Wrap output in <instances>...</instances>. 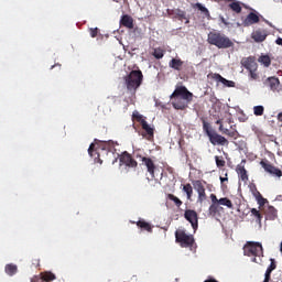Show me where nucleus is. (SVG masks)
Listing matches in <instances>:
<instances>
[{
  "mask_svg": "<svg viewBox=\"0 0 282 282\" xmlns=\"http://www.w3.org/2000/svg\"><path fill=\"white\" fill-rule=\"evenodd\" d=\"M164 50L162 47L154 48L152 56L156 58V61H160V58H164Z\"/></svg>",
  "mask_w": 282,
  "mask_h": 282,
  "instance_id": "nucleus-31",
  "label": "nucleus"
},
{
  "mask_svg": "<svg viewBox=\"0 0 282 282\" xmlns=\"http://www.w3.org/2000/svg\"><path fill=\"white\" fill-rule=\"evenodd\" d=\"M89 32H90L91 39H96V36H98V28L90 29Z\"/></svg>",
  "mask_w": 282,
  "mask_h": 282,
  "instance_id": "nucleus-42",
  "label": "nucleus"
},
{
  "mask_svg": "<svg viewBox=\"0 0 282 282\" xmlns=\"http://www.w3.org/2000/svg\"><path fill=\"white\" fill-rule=\"evenodd\" d=\"M131 224H135L138 228H141V230H147V232H153V227L151 224L147 223L144 219H141L139 221H131Z\"/></svg>",
  "mask_w": 282,
  "mask_h": 282,
  "instance_id": "nucleus-23",
  "label": "nucleus"
},
{
  "mask_svg": "<svg viewBox=\"0 0 282 282\" xmlns=\"http://www.w3.org/2000/svg\"><path fill=\"white\" fill-rule=\"evenodd\" d=\"M258 61L263 65V67H270V65H272V59L269 55H261Z\"/></svg>",
  "mask_w": 282,
  "mask_h": 282,
  "instance_id": "nucleus-29",
  "label": "nucleus"
},
{
  "mask_svg": "<svg viewBox=\"0 0 282 282\" xmlns=\"http://www.w3.org/2000/svg\"><path fill=\"white\" fill-rule=\"evenodd\" d=\"M225 182H228V174H226V177L220 176V183L224 184Z\"/></svg>",
  "mask_w": 282,
  "mask_h": 282,
  "instance_id": "nucleus-46",
  "label": "nucleus"
},
{
  "mask_svg": "<svg viewBox=\"0 0 282 282\" xmlns=\"http://www.w3.org/2000/svg\"><path fill=\"white\" fill-rule=\"evenodd\" d=\"M245 257H253L252 262L258 263L257 257H263V246L261 242L248 241L243 247Z\"/></svg>",
  "mask_w": 282,
  "mask_h": 282,
  "instance_id": "nucleus-7",
  "label": "nucleus"
},
{
  "mask_svg": "<svg viewBox=\"0 0 282 282\" xmlns=\"http://www.w3.org/2000/svg\"><path fill=\"white\" fill-rule=\"evenodd\" d=\"M144 79V75H142V70H132L128 76L124 77V83L128 91L130 94H135L142 85V80Z\"/></svg>",
  "mask_w": 282,
  "mask_h": 282,
  "instance_id": "nucleus-5",
  "label": "nucleus"
},
{
  "mask_svg": "<svg viewBox=\"0 0 282 282\" xmlns=\"http://www.w3.org/2000/svg\"><path fill=\"white\" fill-rule=\"evenodd\" d=\"M116 151V142L112 140L109 141H100L98 149H96V144L91 143L88 149V154L90 158L97 155L98 160H100L101 153H113Z\"/></svg>",
  "mask_w": 282,
  "mask_h": 282,
  "instance_id": "nucleus-6",
  "label": "nucleus"
},
{
  "mask_svg": "<svg viewBox=\"0 0 282 282\" xmlns=\"http://www.w3.org/2000/svg\"><path fill=\"white\" fill-rule=\"evenodd\" d=\"M119 161L121 164H124L126 166H129L130 169H137L138 167V161L134 160V158L129 152H123L119 156Z\"/></svg>",
  "mask_w": 282,
  "mask_h": 282,
  "instance_id": "nucleus-11",
  "label": "nucleus"
},
{
  "mask_svg": "<svg viewBox=\"0 0 282 282\" xmlns=\"http://www.w3.org/2000/svg\"><path fill=\"white\" fill-rule=\"evenodd\" d=\"M240 122H246V120H243V119H240Z\"/></svg>",
  "mask_w": 282,
  "mask_h": 282,
  "instance_id": "nucleus-53",
  "label": "nucleus"
},
{
  "mask_svg": "<svg viewBox=\"0 0 282 282\" xmlns=\"http://www.w3.org/2000/svg\"><path fill=\"white\" fill-rule=\"evenodd\" d=\"M207 43L209 45H215L218 50L235 47L232 40L219 31H210L207 35Z\"/></svg>",
  "mask_w": 282,
  "mask_h": 282,
  "instance_id": "nucleus-3",
  "label": "nucleus"
},
{
  "mask_svg": "<svg viewBox=\"0 0 282 282\" xmlns=\"http://www.w3.org/2000/svg\"><path fill=\"white\" fill-rule=\"evenodd\" d=\"M141 162L147 166L148 173H150L151 177H155V163L153 160L151 158L143 156Z\"/></svg>",
  "mask_w": 282,
  "mask_h": 282,
  "instance_id": "nucleus-16",
  "label": "nucleus"
},
{
  "mask_svg": "<svg viewBox=\"0 0 282 282\" xmlns=\"http://www.w3.org/2000/svg\"><path fill=\"white\" fill-rule=\"evenodd\" d=\"M203 131H205L210 144L214 147H217V144L219 147H228V139L219 133H216L210 123H208L206 120H203Z\"/></svg>",
  "mask_w": 282,
  "mask_h": 282,
  "instance_id": "nucleus-4",
  "label": "nucleus"
},
{
  "mask_svg": "<svg viewBox=\"0 0 282 282\" xmlns=\"http://www.w3.org/2000/svg\"><path fill=\"white\" fill-rule=\"evenodd\" d=\"M175 17H176V19H178V21H184L185 20V23H191V20H188L186 18V11H182V10L177 9L175 11Z\"/></svg>",
  "mask_w": 282,
  "mask_h": 282,
  "instance_id": "nucleus-30",
  "label": "nucleus"
},
{
  "mask_svg": "<svg viewBox=\"0 0 282 282\" xmlns=\"http://www.w3.org/2000/svg\"><path fill=\"white\" fill-rule=\"evenodd\" d=\"M275 43H276V45H281V47H282V37H278L275 40Z\"/></svg>",
  "mask_w": 282,
  "mask_h": 282,
  "instance_id": "nucleus-47",
  "label": "nucleus"
},
{
  "mask_svg": "<svg viewBox=\"0 0 282 282\" xmlns=\"http://www.w3.org/2000/svg\"><path fill=\"white\" fill-rule=\"evenodd\" d=\"M54 67H56V65H53V66L51 67V69H54Z\"/></svg>",
  "mask_w": 282,
  "mask_h": 282,
  "instance_id": "nucleus-52",
  "label": "nucleus"
},
{
  "mask_svg": "<svg viewBox=\"0 0 282 282\" xmlns=\"http://www.w3.org/2000/svg\"><path fill=\"white\" fill-rule=\"evenodd\" d=\"M184 217L186 221H189L193 230H197V228H199V216L197 215V212L193 209H186Z\"/></svg>",
  "mask_w": 282,
  "mask_h": 282,
  "instance_id": "nucleus-10",
  "label": "nucleus"
},
{
  "mask_svg": "<svg viewBox=\"0 0 282 282\" xmlns=\"http://www.w3.org/2000/svg\"><path fill=\"white\" fill-rule=\"evenodd\" d=\"M216 124H219V127H221V124H224V123H221V119H218V120L216 121Z\"/></svg>",
  "mask_w": 282,
  "mask_h": 282,
  "instance_id": "nucleus-48",
  "label": "nucleus"
},
{
  "mask_svg": "<svg viewBox=\"0 0 282 282\" xmlns=\"http://www.w3.org/2000/svg\"><path fill=\"white\" fill-rule=\"evenodd\" d=\"M280 252H282V242H281V247H280Z\"/></svg>",
  "mask_w": 282,
  "mask_h": 282,
  "instance_id": "nucleus-51",
  "label": "nucleus"
},
{
  "mask_svg": "<svg viewBox=\"0 0 282 282\" xmlns=\"http://www.w3.org/2000/svg\"><path fill=\"white\" fill-rule=\"evenodd\" d=\"M240 63L242 67H245V69L249 70V76L251 80L259 79V74L257 73V69H259V64H257V59L254 58V56L243 57Z\"/></svg>",
  "mask_w": 282,
  "mask_h": 282,
  "instance_id": "nucleus-8",
  "label": "nucleus"
},
{
  "mask_svg": "<svg viewBox=\"0 0 282 282\" xmlns=\"http://www.w3.org/2000/svg\"><path fill=\"white\" fill-rule=\"evenodd\" d=\"M219 131L220 133H224L225 135H229L230 130H228L227 128H224V124L219 126Z\"/></svg>",
  "mask_w": 282,
  "mask_h": 282,
  "instance_id": "nucleus-41",
  "label": "nucleus"
},
{
  "mask_svg": "<svg viewBox=\"0 0 282 282\" xmlns=\"http://www.w3.org/2000/svg\"><path fill=\"white\" fill-rule=\"evenodd\" d=\"M246 161H241L240 164L236 166V173L240 176L242 182H248V171L246 170V165H243Z\"/></svg>",
  "mask_w": 282,
  "mask_h": 282,
  "instance_id": "nucleus-18",
  "label": "nucleus"
},
{
  "mask_svg": "<svg viewBox=\"0 0 282 282\" xmlns=\"http://www.w3.org/2000/svg\"><path fill=\"white\" fill-rule=\"evenodd\" d=\"M220 21L221 23H224V25H226L228 28V25H230V22H227L224 17H220Z\"/></svg>",
  "mask_w": 282,
  "mask_h": 282,
  "instance_id": "nucleus-45",
  "label": "nucleus"
},
{
  "mask_svg": "<svg viewBox=\"0 0 282 282\" xmlns=\"http://www.w3.org/2000/svg\"><path fill=\"white\" fill-rule=\"evenodd\" d=\"M256 199L259 206H265V203L268 202V199L263 198V195L258 196Z\"/></svg>",
  "mask_w": 282,
  "mask_h": 282,
  "instance_id": "nucleus-39",
  "label": "nucleus"
},
{
  "mask_svg": "<svg viewBox=\"0 0 282 282\" xmlns=\"http://www.w3.org/2000/svg\"><path fill=\"white\" fill-rule=\"evenodd\" d=\"M18 267L15 264H7L4 268V272L6 274H8L9 276H14V274H17L18 272Z\"/></svg>",
  "mask_w": 282,
  "mask_h": 282,
  "instance_id": "nucleus-27",
  "label": "nucleus"
},
{
  "mask_svg": "<svg viewBox=\"0 0 282 282\" xmlns=\"http://www.w3.org/2000/svg\"><path fill=\"white\" fill-rule=\"evenodd\" d=\"M167 199H170L171 202H174V204L177 208H180L183 204L182 200L173 194H167Z\"/></svg>",
  "mask_w": 282,
  "mask_h": 282,
  "instance_id": "nucleus-33",
  "label": "nucleus"
},
{
  "mask_svg": "<svg viewBox=\"0 0 282 282\" xmlns=\"http://www.w3.org/2000/svg\"><path fill=\"white\" fill-rule=\"evenodd\" d=\"M193 186L198 194L197 202H199V204L206 202V187H204V184L202 183V181H195L193 183Z\"/></svg>",
  "mask_w": 282,
  "mask_h": 282,
  "instance_id": "nucleus-13",
  "label": "nucleus"
},
{
  "mask_svg": "<svg viewBox=\"0 0 282 282\" xmlns=\"http://www.w3.org/2000/svg\"><path fill=\"white\" fill-rule=\"evenodd\" d=\"M183 192L186 193L187 199H192L193 197V185L191 183H187L183 186Z\"/></svg>",
  "mask_w": 282,
  "mask_h": 282,
  "instance_id": "nucleus-32",
  "label": "nucleus"
},
{
  "mask_svg": "<svg viewBox=\"0 0 282 282\" xmlns=\"http://www.w3.org/2000/svg\"><path fill=\"white\" fill-rule=\"evenodd\" d=\"M260 164L267 173H270V175H275V177H282L281 169H279V167L272 165L270 162H265V161H261Z\"/></svg>",
  "mask_w": 282,
  "mask_h": 282,
  "instance_id": "nucleus-12",
  "label": "nucleus"
},
{
  "mask_svg": "<svg viewBox=\"0 0 282 282\" xmlns=\"http://www.w3.org/2000/svg\"><path fill=\"white\" fill-rule=\"evenodd\" d=\"M271 274H272V271L270 269H267L264 279H270Z\"/></svg>",
  "mask_w": 282,
  "mask_h": 282,
  "instance_id": "nucleus-43",
  "label": "nucleus"
},
{
  "mask_svg": "<svg viewBox=\"0 0 282 282\" xmlns=\"http://www.w3.org/2000/svg\"><path fill=\"white\" fill-rule=\"evenodd\" d=\"M175 239L176 243H180L181 248H193V243H195L193 235H188L184 230L176 231Z\"/></svg>",
  "mask_w": 282,
  "mask_h": 282,
  "instance_id": "nucleus-9",
  "label": "nucleus"
},
{
  "mask_svg": "<svg viewBox=\"0 0 282 282\" xmlns=\"http://www.w3.org/2000/svg\"><path fill=\"white\" fill-rule=\"evenodd\" d=\"M132 120H137V122H140V124H142V122H145L147 119H144V117L142 115H140V112L134 111L132 113Z\"/></svg>",
  "mask_w": 282,
  "mask_h": 282,
  "instance_id": "nucleus-35",
  "label": "nucleus"
},
{
  "mask_svg": "<svg viewBox=\"0 0 282 282\" xmlns=\"http://www.w3.org/2000/svg\"><path fill=\"white\" fill-rule=\"evenodd\" d=\"M251 39L256 43H263L265 39H268V30L264 29H258L251 33Z\"/></svg>",
  "mask_w": 282,
  "mask_h": 282,
  "instance_id": "nucleus-15",
  "label": "nucleus"
},
{
  "mask_svg": "<svg viewBox=\"0 0 282 282\" xmlns=\"http://www.w3.org/2000/svg\"><path fill=\"white\" fill-rule=\"evenodd\" d=\"M251 214L253 215V217H256L257 221L261 224V220L263 219L261 212H259L257 208H251Z\"/></svg>",
  "mask_w": 282,
  "mask_h": 282,
  "instance_id": "nucleus-36",
  "label": "nucleus"
},
{
  "mask_svg": "<svg viewBox=\"0 0 282 282\" xmlns=\"http://www.w3.org/2000/svg\"><path fill=\"white\" fill-rule=\"evenodd\" d=\"M265 217L270 221H274V219H276V217H278L276 208H274V206H269L265 212Z\"/></svg>",
  "mask_w": 282,
  "mask_h": 282,
  "instance_id": "nucleus-24",
  "label": "nucleus"
},
{
  "mask_svg": "<svg viewBox=\"0 0 282 282\" xmlns=\"http://www.w3.org/2000/svg\"><path fill=\"white\" fill-rule=\"evenodd\" d=\"M240 122H246V120H243V119H240Z\"/></svg>",
  "mask_w": 282,
  "mask_h": 282,
  "instance_id": "nucleus-54",
  "label": "nucleus"
},
{
  "mask_svg": "<svg viewBox=\"0 0 282 282\" xmlns=\"http://www.w3.org/2000/svg\"><path fill=\"white\" fill-rule=\"evenodd\" d=\"M169 67L175 72H182V67H184V61H182L180 57H174L169 62Z\"/></svg>",
  "mask_w": 282,
  "mask_h": 282,
  "instance_id": "nucleus-20",
  "label": "nucleus"
},
{
  "mask_svg": "<svg viewBox=\"0 0 282 282\" xmlns=\"http://www.w3.org/2000/svg\"><path fill=\"white\" fill-rule=\"evenodd\" d=\"M120 25L128 30H133V18L129 14H123L120 20Z\"/></svg>",
  "mask_w": 282,
  "mask_h": 282,
  "instance_id": "nucleus-22",
  "label": "nucleus"
},
{
  "mask_svg": "<svg viewBox=\"0 0 282 282\" xmlns=\"http://www.w3.org/2000/svg\"><path fill=\"white\" fill-rule=\"evenodd\" d=\"M216 166L218 169H224L226 166V160H224V156H215Z\"/></svg>",
  "mask_w": 282,
  "mask_h": 282,
  "instance_id": "nucleus-34",
  "label": "nucleus"
},
{
  "mask_svg": "<svg viewBox=\"0 0 282 282\" xmlns=\"http://www.w3.org/2000/svg\"><path fill=\"white\" fill-rule=\"evenodd\" d=\"M210 77L213 80H216V83H221L225 85V87H235V82L224 78L221 75H219V73H214L210 75Z\"/></svg>",
  "mask_w": 282,
  "mask_h": 282,
  "instance_id": "nucleus-17",
  "label": "nucleus"
},
{
  "mask_svg": "<svg viewBox=\"0 0 282 282\" xmlns=\"http://www.w3.org/2000/svg\"><path fill=\"white\" fill-rule=\"evenodd\" d=\"M228 137H229V138H237V130H235V131H229Z\"/></svg>",
  "mask_w": 282,
  "mask_h": 282,
  "instance_id": "nucleus-44",
  "label": "nucleus"
},
{
  "mask_svg": "<svg viewBox=\"0 0 282 282\" xmlns=\"http://www.w3.org/2000/svg\"><path fill=\"white\" fill-rule=\"evenodd\" d=\"M264 111H265V108L263 106H254L253 107L254 116H263Z\"/></svg>",
  "mask_w": 282,
  "mask_h": 282,
  "instance_id": "nucleus-37",
  "label": "nucleus"
},
{
  "mask_svg": "<svg viewBox=\"0 0 282 282\" xmlns=\"http://www.w3.org/2000/svg\"><path fill=\"white\" fill-rule=\"evenodd\" d=\"M229 10H232L236 14H241V2L239 1H232L228 4Z\"/></svg>",
  "mask_w": 282,
  "mask_h": 282,
  "instance_id": "nucleus-26",
  "label": "nucleus"
},
{
  "mask_svg": "<svg viewBox=\"0 0 282 282\" xmlns=\"http://www.w3.org/2000/svg\"><path fill=\"white\" fill-rule=\"evenodd\" d=\"M254 23H259V15L254 12H250L242 22L245 28H250V25H254Z\"/></svg>",
  "mask_w": 282,
  "mask_h": 282,
  "instance_id": "nucleus-19",
  "label": "nucleus"
},
{
  "mask_svg": "<svg viewBox=\"0 0 282 282\" xmlns=\"http://www.w3.org/2000/svg\"><path fill=\"white\" fill-rule=\"evenodd\" d=\"M41 279L45 282L56 281V274H54L52 271H44L41 273Z\"/></svg>",
  "mask_w": 282,
  "mask_h": 282,
  "instance_id": "nucleus-25",
  "label": "nucleus"
},
{
  "mask_svg": "<svg viewBox=\"0 0 282 282\" xmlns=\"http://www.w3.org/2000/svg\"><path fill=\"white\" fill-rule=\"evenodd\" d=\"M116 162H118V159H115V160L112 161V164H116Z\"/></svg>",
  "mask_w": 282,
  "mask_h": 282,
  "instance_id": "nucleus-50",
  "label": "nucleus"
},
{
  "mask_svg": "<svg viewBox=\"0 0 282 282\" xmlns=\"http://www.w3.org/2000/svg\"><path fill=\"white\" fill-rule=\"evenodd\" d=\"M141 128L143 129V131H145L142 133L145 140H149V141L153 140L155 135V128L151 127L147 121H142Z\"/></svg>",
  "mask_w": 282,
  "mask_h": 282,
  "instance_id": "nucleus-14",
  "label": "nucleus"
},
{
  "mask_svg": "<svg viewBox=\"0 0 282 282\" xmlns=\"http://www.w3.org/2000/svg\"><path fill=\"white\" fill-rule=\"evenodd\" d=\"M271 264L268 267V270H271V272H273V270H276V262L274 261V259H270Z\"/></svg>",
  "mask_w": 282,
  "mask_h": 282,
  "instance_id": "nucleus-40",
  "label": "nucleus"
},
{
  "mask_svg": "<svg viewBox=\"0 0 282 282\" xmlns=\"http://www.w3.org/2000/svg\"><path fill=\"white\" fill-rule=\"evenodd\" d=\"M263 282H270V278H264Z\"/></svg>",
  "mask_w": 282,
  "mask_h": 282,
  "instance_id": "nucleus-49",
  "label": "nucleus"
},
{
  "mask_svg": "<svg viewBox=\"0 0 282 282\" xmlns=\"http://www.w3.org/2000/svg\"><path fill=\"white\" fill-rule=\"evenodd\" d=\"M100 164H102V161L99 159Z\"/></svg>",
  "mask_w": 282,
  "mask_h": 282,
  "instance_id": "nucleus-55",
  "label": "nucleus"
},
{
  "mask_svg": "<svg viewBox=\"0 0 282 282\" xmlns=\"http://www.w3.org/2000/svg\"><path fill=\"white\" fill-rule=\"evenodd\" d=\"M264 85L271 89V91H276L281 82L276 77H268Z\"/></svg>",
  "mask_w": 282,
  "mask_h": 282,
  "instance_id": "nucleus-21",
  "label": "nucleus"
},
{
  "mask_svg": "<svg viewBox=\"0 0 282 282\" xmlns=\"http://www.w3.org/2000/svg\"><path fill=\"white\" fill-rule=\"evenodd\" d=\"M170 98L174 109L184 111V109H188V105L193 102V93L188 91L186 86H177Z\"/></svg>",
  "mask_w": 282,
  "mask_h": 282,
  "instance_id": "nucleus-1",
  "label": "nucleus"
},
{
  "mask_svg": "<svg viewBox=\"0 0 282 282\" xmlns=\"http://www.w3.org/2000/svg\"><path fill=\"white\" fill-rule=\"evenodd\" d=\"M194 8H196L197 10H199L202 13H204V15L206 17V19L210 20V11H208V9L206 7H204V4L197 2L194 4Z\"/></svg>",
  "mask_w": 282,
  "mask_h": 282,
  "instance_id": "nucleus-28",
  "label": "nucleus"
},
{
  "mask_svg": "<svg viewBox=\"0 0 282 282\" xmlns=\"http://www.w3.org/2000/svg\"><path fill=\"white\" fill-rule=\"evenodd\" d=\"M212 204L208 208V217H221V213H224V208L221 206H226L229 210L235 209V205H232V200L228 197L217 198V195L210 194Z\"/></svg>",
  "mask_w": 282,
  "mask_h": 282,
  "instance_id": "nucleus-2",
  "label": "nucleus"
},
{
  "mask_svg": "<svg viewBox=\"0 0 282 282\" xmlns=\"http://www.w3.org/2000/svg\"><path fill=\"white\" fill-rule=\"evenodd\" d=\"M251 193L256 199L261 196V192L257 189V185H253V187L251 188Z\"/></svg>",
  "mask_w": 282,
  "mask_h": 282,
  "instance_id": "nucleus-38",
  "label": "nucleus"
}]
</instances>
